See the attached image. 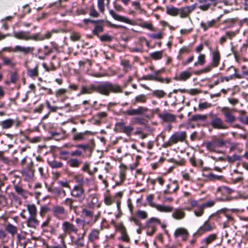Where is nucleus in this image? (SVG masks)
<instances>
[{
  "label": "nucleus",
  "mask_w": 248,
  "mask_h": 248,
  "mask_svg": "<svg viewBox=\"0 0 248 248\" xmlns=\"http://www.w3.org/2000/svg\"><path fill=\"white\" fill-rule=\"evenodd\" d=\"M81 164L82 161L75 157H71L67 162V165L73 168H79Z\"/></svg>",
  "instance_id": "37"
},
{
  "label": "nucleus",
  "mask_w": 248,
  "mask_h": 248,
  "mask_svg": "<svg viewBox=\"0 0 248 248\" xmlns=\"http://www.w3.org/2000/svg\"><path fill=\"white\" fill-rule=\"evenodd\" d=\"M148 99L147 95L144 94H140L135 96L131 101V106H136L138 104H145Z\"/></svg>",
  "instance_id": "27"
},
{
  "label": "nucleus",
  "mask_w": 248,
  "mask_h": 248,
  "mask_svg": "<svg viewBox=\"0 0 248 248\" xmlns=\"http://www.w3.org/2000/svg\"><path fill=\"white\" fill-rule=\"evenodd\" d=\"M242 158V156L237 155L236 154H234L232 156H227L226 160L229 163L233 164L236 161L241 160Z\"/></svg>",
  "instance_id": "56"
},
{
  "label": "nucleus",
  "mask_w": 248,
  "mask_h": 248,
  "mask_svg": "<svg viewBox=\"0 0 248 248\" xmlns=\"http://www.w3.org/2000/svg\"><path fill=\"white\" fill-rule=\"evenodd\" d=\"M231 69H233V70L234 71V74L228 77H220V81H221V82H223L225 80L226 81H229L230 79H232L234 78L238 79H240L242 78V76L241 74L237 73V69L233 66H231L230 67H229L227 69V71H228Z\"/></svg>",
  "instance_id": "26"
},
{
  "label": "nucleus",
  "mask_w": 248,
  "mask_h": 248,
  "mask_svg": "<svg viewBox=\"0 0 248 248\" xmlns=\"http://www.w3.org/2000/svg\"><path fill=\"white\" fill-rule=\"evenodd\" d=\"M109 14L111 16L116 20L124 22L129 24H132V21L129 19L127 18L125 16L118 15L115 13L113 10H110L109 11Z\"/></svg>",
  "instance_id": "31"
},
{
  "label": "nucleus",
  "mask_w": 248,
  "mask_h": 248,
  "mask_svg": "<svg viewBox=\"0 0 248 248\" xmlns=\"http://www.w3.org/2000/svg\"><path fill=\"white\" fill-rule=\"evenodd\" d=\"M48 165L53 169H59L63 166V163L61 161H58L55 159L47 160Z\"/></svg>",
  "instance_id": "53"
},
{
  "label": "nucleus",
  "mask_w": 248,
  "mask_h": 248,
  "mask_svg": "<svg viewBox=\"0 0 248 248\" xmlns=\"http://www.w3.org/2000/svg\"><path fill=\"white\" fill-rule=\"evenodd\" d=\"M27 210L28 211L30 216L32 217H36L37 208L34 204H29L27 206Z\"/></svg>",
  "instance_id": "51"
},
{
  "label": "nucleus",
  "mask_w": 248,
  "mask_h": 248,
  "mask_svg": "<svg viewBox=\"0 0 248 248\" xmlns=\"http://www.w3.org/2000/svg\"><path fill=\"white\" fill-rule=\"evenodd\" d=\"M206 62V55L204 54L200 53L198 57L197 61L194 63L193 66L197 67L199 65L202 66Z\"/></svg>",
  "instance_id": "46"
},
{
  "label": "nucleus",
  "mask_w": 248,
  "mask_h": 248,
  "mask_svg": "<svg viewBox=\"0 0 248 248\" xmlns=\"http://www.w3.org/2000/svg\"><path fill=\"white\" fill-rule=\"evenodd\" d=\"M207 118V115L196 114L192 116L191 120L192 121H205Z\"/></svg>",
  "instance_id": "63"
},
{
  "label": "nucleus",
  "mask_w": 248,
  "mask_h": 248,
  "mask_svg": "<svg viewBox=\"0 0 248 248\" xmlns=\"http://www.w3.org/2000/svg\"><path fill=\"white\" fill-rule=\"evenodd\" d=\"M201 27L203 29V31H206L210 28H217L218 26L216 23L215 19H212L207 21L206 22L202 21L200 24Z\"/></svg>",
  "instance_id": "33"
},
{
  "label": "nucleus",
  "mask_w": 248,
  "mask_h": 248,
  "mask_svg": "<svg viewBox=\"0 0 248 248\" xmlns=\"http://www.w3.org/2000/svg\"><path fill=\"white\" fill-rule=\"evenodd\" d=\"M209 117L210 118V124L214 129H227L230 127V126L225 123L224 120L219 117L217 114L210 113Z\"/></svg>",
  "instance_id": "6"
},
{
  "label": "nucleus",
  "mask_w": 248,
  "mask_h": 248,
  "mask_svg": "<svg viewBox=\"0 0 248 248\" xmlns=\"http://www.w3.org/2000/svg\"><path fill=\"white\" fill-rule=\"evenodd\" d=\"M72 140L75 141H82L86 140V136L92 134V132L86 130L83 132H78L76 127H73L71 130Z\"/></svg>",
  "instance_id": "11"
},
{
  "label": "nucleus",
  "mask_w": 248,
  "mask_h": 248,
  "mask_svg": "<svg viewBox=\"0 0 248 248\" xmlns=\"http://www.w3.org/2000/svg\"><path fill=\"white\" fill-rule=\"evenodd\" d=\"M158 117L164 122L173 123L176 120V117L175 115L169 113L166 111H164L162 114L158 115Z\"/></svg>",
  "instance_id": "22"
},
{
  "label": "nucleus",
  "mask_w": 248,
  "mask_h": 248,
  "mask_svg": "<svg viewBox=\"0 0 248 248\" xmlns=\"http://www.w3.org/2000/svg\"><path fill=\"white\" fill-rule=\"evenodd\" d=\"M213 68H214V66H213L212 63H211L210 65H207L203 69L198 71H195L193 72V73L195 75H199L203 73H208L210 72Z\"/></svg>",
  "instance_id": "54"
},
{
  "label": "nucleus",
  "mask_w": 248,
  "mask_h": 248,
  "mask_svg": "<svg viewBox=\"0 0 248 248\" xmlns=\"http://www.w3.org/2000/svg\"><path fill=\"white\" fill-rule=\"evenodd\" d=\"M15 52H22L24 54H28L34 50V48L30 46H22L17 45L15 46Z\"/></svg>",
  "instance_id": "40"
},
{
  "label": "nucleus",
  "mask_w": 248,
  "mask_h": 248,
  "mask_svg": "<svg viewBox=\"0 0 248 248\" xmlns=\"http://www.w3.org/2000/svg\"><path fill=\"white\" fill-rule=\"evenodd\" d=\"M14 189L18 195L22 196L24 198H26L27 194L26 191L20 186L18 185H15Z\"/></svg>",
  "instance_id": "61"
},
{
  "label": "nucleus",
  "mask_w": 248,
  "mask_h": 248,
  "mask_svg": "<svg viewBox=\"0 0 248 248\" xmlns=\"http://www.w3.org/2000/svg\"><path fill=\"white\" fill-rule=\"evenodd\" d=\"M226 142L223 139L216 138L211 141L207 142L206 143V148L207 150L210 152H214L217 153H221L219 151H217L216 148L222 147L226 145Z\"/></svg>",
  "instance_id": "7"
},
{
  "label": "nucleus",
  "mask_w": 248,
  "mask_h": 248,
  "mask_svg": "<svg viewBox=\"0 0 248 248\" xmlns=\"http://www.w3.org/2000/svg\"><path fill=\"white\" fill-rule=\"evenodd\" d=\"M173 235L175 239L181 237L183 241H186L189 235V233L186 228L179 227L175 229Z\"/></svg>",
  "instance_id": "18"
},
{
  "label": "nucleus",
  "mask_w": 248,
  "mask_h": 248,
  "mask_svg": "<svg viewBox=\"0 0 248 248\" xmlns=\"http://www.w3.org/2000/svg\"><path fill=\"white\" fill-rule=\"evenodd\" d=\"M56 57L53 56L51 59L49 64L48 65L45 62L42 63L43 68L45 69L46 72H49L50 71H55L57 69V67L53 62V60L56 59Z\"/></svg>",
  "instance_id": "38"
},
{
  "label": "nucleus",
  "mask_w": 248,
  "mask_h": 248,
  "mask_svg": "<svg viewBox=\"0 0 248 248\" xmlns=\"http://www.w3.org/2000/svg\"><path fill=\"white\" fill-rule=\"evenodd\" d=\"M95 146L94 140H90L88 143L77 144L74 146L77 149L71 152L62 150L60 152V158L68 161L71 157H81L82 158L91 157L92 152Z\"/></svg>",
  "instance_id": "3"
},
{
  "label": "nucleus",
  "mask_w": 248,
  "mask_h": 248,
  "mask_svg": "<svg viewBox=\"0 0 248 248\" xmlns=\"http://www.w3.org/2000/svg\"><path fill=\"white\" fill-rule=\"evenodd\" d=\"M192 76V73L187 70L182 71L178 76H175L173 79L176 81H185L189 79Z\"/></svg>",
  "instance_id": "34"
},
{
  "label": "nucleus",
  "mask_w": 248,
  "mask_h": 248,
  "mask_svg": "<svg viewBox=\"0 0 248 248\" xmlns=\"http://www.w3.org/2000/svg\"><path fill=\"white\" fill-rule=\"evenodd\" d=\"M179 188V185L177 181L175 180L170 182L169 184L167 185L166 189L163 191V194L164 195L167 194H171L172 193L176 192V191Z\"/></svg>",
  "instance_id": "21"
},
{
  "label": "nucleus",
  "mask_w": 248,
  "mask_h": 248,
  "mask_svg": "<svg viewBox=\"0 0 248 248\" xmlns=\"http://www.w3.org/2000/svg\"><path fill=\"white\" fill-rule=\"evenodd\" d=\"M74 179L78 184L76 186H84V176L82 174H78L74 176Z\"/></svg>",
  "instance_id": "55"
},
{
  "label": "nucleus",
  "mask_w": 248,
  "mask_h": 248,
  "mask_svg": "<svg viewBox=\"0 0 248 248\" xmlns=\"http://www.w3.org/2000/svg\"><path fill=\"white\" fill-rule=\"evenodd\" d=\"M53 32H57L55 30H52L50 31H47L45 34H42L41 33H36L33 34H31L30 32L29 40H33L35 41H40L46 39H49L52 37Z\"/></svg>",
  "instance_id": "15"
},
{
  "label": "nucleus",
  "mask_w": 248,
  "mask_h": 248,
  "mask_svg": "<svg viewBox=\"0 0 248 248\" xmlns=\"http://www.w3.org/2000/svg\"><path fill=\"white\" fill-rule=\"evenodd\" d=\"M27 74L28 77L35 78L39 76V64L35 65L33 68L27 67Z\"/></svg>",
  "instance_id": "36"
},
{
  "label": "nucleus",
  "mask_w": 248,
  "mask_h": 248,
  "mask_svg": "<svg viewBox=\"0 0 248 248\" xmlns=\"http://www.w3.org/2000/svg\"><path fill=\"white\" fill-rule=\"evenodd\" d=\"M39 223L36 217H29L26 221L27 226L33 229H36L39 226Z\"/></svg>",
  "instance_id": "42"
},
{
  "label": "nucleus",
  "mask_w": 248,
  "mask_h": 248,
  "mask_svg": "<svg viewBox=\"0 0 248 248\" xmlns=\"http://www.w3.org/2000/svg\"><path fill=\"white\" fill-rule=\"evenodd\" d=\"M5 230L9 233L11 234L12 236H14L17 232V227L11 223H8L5 226Z\"/></svg>",
  "instance_id": "47"
},
{
  "label": "nucleus",
  "mask_w": 248,
  "mask_h": 248,
  "mask_svg": "<svg viewBox=\"0 0 248 248\" xmlns=\"http://www.w3.org/2000/svg\"><path fill=\"white\" fill-rule=\"evenodd\" d=\"M186 137V133L185 131L175 132L170 136L169 140L164 141L162 146L165 148H168L179 142H183Z\"/></svg>",
  "instance_id": "5"
},
{
  "label": "nucleus",
  "mask_w": 248,
  "mask_h": 248,
  "mask_svg": "<svg viewBox=\"0 0 248 248\" xmlns=\"http://www.w3.org/2000/svg\"><path fill=\"white\" fill-rule=\"evenodd\" d=\"M153 223L160 224L161 222L159 219L154 217L150 218L146 221L145 224L146 227L151 228V231H148L147 232V234L149 236H152L156 232V227L154 225H152Z\"/></svg>",
  "instance_id": "19"
},
{
  "label": "nucleus",
  "mask_w": 248,
  "mask_h": 248,
  "mask_svg": "<svg viewBox=\"0 0 248 248\" xmlns=\"http://www.w3.org/2000/svg\"><path fill=\"white\" fill-rule=\"evenodd\" d=\"M160 72L161 71L160 70L155 71L154 74L144 76L141 78V79L154 80L161 83H164V79L163 78L157 77V75L160 74Z\"/></svg>",
  "instance_id": "25"
},
{
  "label": "nucleus",
  "mask_w": 248,
  "mask_h": 248,
  "mask_svg": "<svg viewBox=\"0 0 248 248\" xmlns=\"http://www.w3.org/2000/svg\"><path fill=\"white\" fill-rule=\"evenodd\" d=\"M221 60V55L218 49L212 51L211 62L214 67H217L219 65Z\"/></svg>",
  "instance_id": "28"
},
{
  "label": "nucleus",
  "mask_w": 248,
  "mask_h": 248,
  "mask_svg": "<svg viewBox=\"0 0 248 248\" xmlns=\"http://www.w3.org/2000/svg\"><path fill=\"white\" fill-rule=\"evenodd\" d=\"M215 215V214H211L209 216L208 220L205 221L203 224L199 228L197 231V233L199 234V235H202L203 233L211 232L215 229L216 227L214 224H212L209 221L211 218L214 217Z\"/></svg>",
  "instance_id": "13"
},
{
  "label": "nucleus",
  "mask_w": 248,
  "mask_h": 248,
  "mask_svg": "<svg viewBox=\"0 0 248 248\" xmlns=\"http://www.w3.org/2000/svg\"><path fill=\"white\" fill-rule=\"evenodd\" d=\"M150 56L154 60H160L163 57V51H156L152 52L150 54Z\"/></svg>",
  "instance_id": "57"
},
{
  "label": "nucleus",
  "mask_w": 248,
  "mask_h": 248,
  "mask_svg": "<svg viewBox=\"0 0 248 248\" xmlns=\"http://www.w3.org/2000/svg\"><path fill=\"white\" fill-rule=\"evenodd\" d=\"M62 234L59 236L60 239H65L67 235H69L71 238V243L75 246V248H82L85 246L84 238L86 231L84 230L83 233H78V229L76 226L68 221H63L62 226Z\"/></svg>",
  "instance_id": "2"
},
{
  "label": "nucleus",
  "mask_w": 248,
  "mask_h": 248,
  "mask_svg": "<svg viewBox=\"0 0 248 248\" xmlns=\"http://www.w3.org/2000/svg\"><path fill=\"white\" fill-rule=\"evenodd\" d=\"M68 92V90L66 89L61 88L57 90L55 92V96L58 98H62L65 96Z\"/></svg>",
  "instance_id": "58"
},
{
  "label": "nucleus",
  "mask_w": 248,
  "mask_h": 248,
  "mask_svg": "<svg viewBox=\"0 0 248 248\" xmlns=\"http://www.w3.org/2000/svg\"><path fill=\"white\" fill-rule=\"evenodd\" d=\"M186 216L185 212L181 209H176L172 214V217L177 220L184 218Z\"/></svg>",
  "instance_id": "43"
},
{
  "label": "nucleus",
  "mask_w": 248,
  "mask_h": 248,
  "mask_svg": "<svg viewBox=\"0 0 248 248\" xmlns=\"http://www.w3.org/2000/svg\"><path fill=\"white\" fill-rule=\"evenodd\" d=\"M123 90L121 87L117 84L109 81L92 83L88 85H82L79 95L91 94L97 93L99 94L108 96L110 93H120Z\"/></svg>",
  "instance_id": "1"
},
{
  "label": "nucleus",
  "mask_w": 248,
  "mask_h": 248,
  "mask_svg": "<svg viewBox=\"0 0 248 248\" xmlns=\"http://www.w3.org/2000/svg\"><path fill=\"white\" fill-rule=\"evenodd\" d=\"M121 64L123 66V70L127 73L132 69V65L130 64V61L124 59L121 61Z\"/></svg>",
  "instance_id": "50"
},
{
  "label": "nucleus",
  "mask_w": 248,
  "mask_h": 248,
  "mask_svg": "<svg viewBox=\"0 0 248 248\" xmlns=\"http://www.w3.org/2000/svg\"><path fill=\"white\" fill-rule=\"evenodd\" d=\"M50 211H51V209L48 207L47 205H44L41 207L39 214L41 217H43L46 216V214L48 212Z\"/></svg>",
  "instance_id": "64"
},
{
  "label": "nucleus",
  "mask_w": 248,
  "mask_h": 248,
  "mask_svg": "<svg viewBox=\"0 0 248 248\" xmlns=\"http://www.w3.org/2000/svg\"><path fill=\"white\" fill-rule=\"evenodd\" d=\"M51 212L53 216L59 219H62L63 216L67 214L64 207L58 205L54 206L51 209Z\"/></svg>",
  "instance_id": "20"
},
{
  "label": "nucleus",
  "mask_w": 248,
  "mask_h": 248,
  "mask_svg": "<svg viewBox=\"0 0 248 248\" xmlns=\"http://www.w3.org/2000/svg\"><path fill=\"white\" fill-rule=\"evenodd\" d=\"M149 109L147 107L139 106L137 108L127 109L124 111L123 113L127 116H134L145 115L148 112Z\"/></svg>",
  "instance_id": "14"
},
{
  "label": "nucleus",
  "mask_w": 248,
  "mask_h": 248,
  "mask_svg": "<svg viewBox=\"0 0 248 248\" xmlns=\"http://www.w3.org/2000/svg\"><path fill=\"white\" fill-rule=\"evenodd\" d=\"M100 232L97 229H92L88 234V242L93 243L95 240L99 239Z\"/></svg>",
  "instance_id": "41"
},
{
  "label": "nucleus",
  "mask_w": 248,
  "mask_h": 248,
  "mask_svg": "<svg viewBox=\"0 0 248 248\" xmlns=\"http://www.w3.org/2000/svg\"><path fill=\"white\" fill-rule=\"evenodd\" d=\"M248 48V40L242 45L239 51H237L235 46L232 47L231 50L236 61H238L241 56L246 54Z\"/></svg>",
  "instance_id": "17"
},
{
  "label": "nucleus",
  "mask_w": 248,
  "mask_h": 248,
  "mask_svg": "<svg viewBox=\"0 0 248 248\" xmlns=\"http://www.w3.org/2000/svg\"><path fill=\"white\" fill-rule=\"evenodd\" d=\"M222 211V210H221L220 212L214 213L213 214H215L214 217H216V221L219 222L220 224H223V227L226 228L228 227L229 222L232 221L233 218L232 217Z\"/></svg>",
  "instance_id": "9"
},
{
  "label": "nucleus",
  "mask_w": 248,
  "mask_h": 248,
  "mask_svg": "<svg viewBox=\"0 0 248 248\" xmlns=\"http://www.w3.org/2000/svg\"><path fill=\"white\" fill-rule=\"evenodd\" d=\"M15 122V120L11 119H8L1 121L0 125L3 129H8L14 125Z\"/></svg>",
  "instance_id": "48"
},
{
  "label": "nucleus",
  "mask_w": 248,
  "mask_h": 248,
  "mask_svg": "<svg viewBox=\"0 0 248 248\" xmlns=\"http://www.w3.org/2000/svg\"><path fill=\"white\" fill-rule=\"evenodd\" d=\"M189 161L193 167L203 168L202 166L204 164V162L201 159H197L194 156H193L190 158Z\"/></svg>",
  "instance_id": "45"
},
{
  "label": "nucleus",
  "mask_w": 248,
  "mask_h": 248,
  "mask_svg": "<svg viewBox=\"0 0 248 248\" xmlns=\"http://www.w3.org/2000/svg\"><path fill=\"white\" fill-rule=\"evenodd\" d=\"M119 168L120 182L121 183H123L126 179V172L128 168L125 165L122 163L120 164Z\"/></svg>",
  "instance_id": "35"
},
{
  "label": "nucleus",
  "mask_w": 248,
  "mask_h": 248,
  "mask_svg": "<svg viewBox=\"0 0 248 248\" xmlns=\"http://www.w3.org/2000/svg\"><path fill=\"white\" fill-rule=\"evenodd\" d=\"M1 51H0V58L2 60V65L8 66L11 68H13L16 66V63L13 62L12 58H8L1 54Z\"/></svg>",
  "instance_id": "32"
},
{
  "label": "nucleus",
  "mask_w": 248,
  "mask_h": 248,
  "mask_svg": "<svg viewBox=\"0 0 248 248\" xmlns=\"http://www.w3.org/2000/svg\"><path fill=\"white\" fill-rule=\"evenodd\" d=\"M232 110V109L227 107H224L221 108L220 111L225 118L224 121L225 123L232 124L236 121V118L233 114Z\"/></svg>",
  "instance_id": "12"
},
{
  "label": "nucleus",
  "mask_w": 248,
  "mask_h": 248,
  "mask_svg": "<svg viewBox=\"0 0 248 248\" xmlns=\"http://www.w3.org/2000/svg\"><path fill=\"white\" fill-rule=\"evenodd\" d=\"M83 23L86 25H88L89 23H91L93 24L94 26L99 24H101V23H105V21L103 19L92 20L86 18L83 19Z\"/></svg>",
  "instance_id": "59"
},
{
  "label": "nucleus",
  "mask_w": 248,
  "mask_h": 248,
  "mask_svg": "<svg viewBox=\"0 0 248 248\" xmlns=\"http://www.w3.org/2000/svg\"><path fill=\"white\" fill-rule=\"evenodd\" d=\"M196 8L195 4L191 6L181 7L178 9L179 15L181 18H186L189 16L190 13Z\"/></svg>",
  "instance_id": "23"
},
{
  "label": "nucleus",
  "mask_w": 248,
  "mask_h": 248,
  "mask_svg": "<svg viewBox=\"0 0 248 248\" xmlns=\"http://www.w3.org/2000/svg\"><path fill=\"white\" fill-rule=\"evenodd\" d=\"M77 200L72 198H67L63 202L62 204L68 207L69 210L73 211L76 215L80 214V207L81 205L76 204Z\"/></svg>",
  "instance_id": "10"
},
{
  "label": "nucleus",
  "mask_w": 248,
  "mask_h": 248,
  "mask_svg": "<svg viewBox=\"0 0 248 248\" xmlns=\"http://www.w3.org/2000/svg\"><path fill=\"white\" fill-rule=\"evenodd\" d=\"M166 94V93L162 90H156L152 92V95L158 98L164 97Z\"/></svg>",
  "instance_id": "60"
},
{
  "label": "nucleus",
  "mask_w": 248,
  "mask_h": 248,
  "mask_svg": "<svg viewBox=\"0 0 248 248\" xmlns=\"http://www.w3.org/2000/svg\"><path fill=\"white\" fill-rule=\"evenodd\" d=\"M233 192L234 190L229 187L225 186H220L217 188L216 191V198L219 201H231L232 199L231 194Z\"/></svg>",
  "instance_id": "4"
},
{
  "label": "nucleus",
  "mask_w": 248,
  "mask_h": 248,
  "mask_svg": "<svg viewBox=\"0 0 248 248\" xmlns=\"http://www.w3.org/2000/svg\"><path fill=\"white\" fill-rule=\"evenodd\" d=\"M80 209L81 211H80V213H81V216L82 217L84 218L87 217L90 219H92L93 217V212L88 209L85 205H81Z\"/></svg>",
  "instance_id": "39"
},
{
  "label": "nucleus",
  "mask_w": 248,
  "mask_h": 248,
  "mask_svg": "<svg viewBox=\"0 0 248 248\" xmlns=\"http://www.w3.org/2000/svg\"><path fill=\"white\" fill-rule=\"evenodd\" d=\"M30 31H14L13 36L17 39L28 41L29 40Z\"/></svg>",
  "instance_id": "29"
},
{
  "label": "nucleus",
  "mask_w": 248,
  "mask_h": 248,
  "mask_svg": "<svg viewBox=\"0 0 248 248\" xmlns=\"http://www.w3.org/2000/svg\"><path fill=\"white\" fill-rule=\"evenodd\" d=\"M104 23H101L94 26L92 30V34L93 35L96 36L97 37L100 35V33L104 31Z\"/></svg>",
  "instance_id": "44"
},
{
  "label": "nucleus",
  "mask_w": 248,
  "mask_h": 248,
  "mask_svg": "<svg viewBox=\"0 0 248 248\" xmlns=\"http://www.w3.org/2000/svg\"><path fill=\"white\" fill-rule=\"evenodd\" d=\"M211 170L212 169L208 167H204L202 169V175L205 180L215 181L216 180H222L224 178V176L222 175H217L211 172L209 174H206V171H211Z\"/></svg>",
  "instance_id": "16"
},
{
  "label": "nucleus",
  "mask_w": 248,
  "mask_h": 248,
  "mask_svg": "<svg viewBox=\"0 0 248 248\" xmlns=\"http://www.w3.org/2000/svg\"><path fill=\"white\" fill-rule=\"evenodd\" d=\"M199 2L204 3L199 6V8L204 11L208 10L211 6H216L217 4V1H215L214 2L210 0H199Z\"/></svg>",
  "instance_id": "30"
},
{
  "label": "nucleus",
  "mask_w": 248,
  "mask_h": 248,
  "mask_svg": "<svg viewBox=\"0 0 248 248\" xmlns=\"http://www.w3.org/2000/svg\"><path fill=\"white\" fill-rule=\"evenodd\" d=\"M166 13L171 16H177L179 15L178 8L173 6H167Z\"/></svg>",
  "instance_id": "49"
},
{
  "label": "nucleus",
  "mask_w": 248,
  "mask_h": 248,
  "mask_svg": "<svg viewBox=\"0 0 248 248\" xmlns=\"http://www.w3.org/2000/svg\"><path fill=\"white\" fill-rule=\"evenodd\" d=\"M155 208L161 212H171L173 211V207L168 206H164L161 204H156Z\"/></svg>",
  "instance_id": "52"
},
{
  "label": "nucleus",
  "mask_w": 248,
  "mask_h": 248,
  "mask_svg": "<svg viewBox=\"0 0 248 248\" xmlns=\"http://www.w3.org/2000/svg\"><path fill=\"white\" fill-rule=\"evenodd\" d=\"M70 195L73 198L78 199L79 202H82L85 197V190L84 186H74L70 191Z\"/></svg>",
  "instance_id": "8"
},
{
  "label": "nucleus",
  "mask_w": 248,
  "mask_h": 248,
  "mask_svg": "<svg viewBox=\"0 0 248 248\" xmlns=\"http://www.w3.org/2000/svg\"><path fill=\"white\" fill-rule=\"evenodd\" d=\"M98 38H99L100 40L103 42H110L113 39L112 36L107 34L99 35Z\"/></svg>",
  "instance_id": "62"
},
{
  "label": "nucleus",
  "mask_w": 248,
  "mask_h": 248,
  "mask_svg": "<svg viewBox=\"0 0 248 248\" xmlns=\"http://www.w3.org/2000/svg\"><path fill=\"white\" fill-rule=\"evenodd\" d=\"M217 238L216 233L210 234L201 241L202 246L200 248H207L209 245L215 241Z\"/></svg>",
  "instance_id": "24"
}]
</instances>
